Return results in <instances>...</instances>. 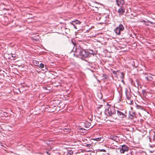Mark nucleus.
Wrapping results in <instances>:
<instances>
[{
	"label": "nucleus",
	"mask_w": 155,
	"mask_h": 155,
	"mask_svg": "<svg viewBox=\"0 0 155 155\" xmlns=\"http://www.w3.org/2000/svg\"><path fill=\"white\" fill-rule=\"evenodd\" d=\"M72 51L75 52L77 55H79L81 56L82 58H87L89 56L88 51L84 50L80 46L77 48L74 46L72 49Z\"/></svg>",
	"instance_id": "obj_1"
},
{
	"label": "nucleus",
	"mask_w": 155,
	"mask_h": 155,
	"mask_svg": "<svg viewBox=\"0 0 155 155\" xmlns=\"http://www.w3.org/2000/svg\"><path fill=\"white\" fill-rule=\"evenodd\" d=\"M105 114L107 116L113 117L116 114L114 107H108L105 111Z\"/></svg>",
	"instance_id": "obj_2"
},
{
	"label": "nucleus",
	"mask_w": 155,
	"mask_h": 155,
	"mask_svg": "<svg viewBox=\"0 0 155 155\" xmlns=\"http://www.w3.org/2000/svg\"><path fill=\"white\" fill-rule=\"evenodd\" d=\"M124 29V27L123 25L121 24H120L119 26H117L114 30V31L116 34L118 35H120L121 32L123 31Z\"/></svg>",
	"instance_id": "obj_3"
},
{
	"label": "nucleus",
	"mask_w": 155,
	"mask_h": 155,
	"mask_svg": "<svg viewBox=\"0 0 155 155\" xmlns=\"http://www.w3.org/2000/svg\"><path fill=\"white\" fill-rule=\"evenodd\" d=\"M125 94L126 96V98L127 99V103L129 104H132V102H133V101L130 100V93L129 92L128 90H125Z\"/></svg>",
	"instance_id": "obj_4"
},
{
	"label": "nucleus",
	"mask_w": 155,
	"mask_h": 155,
	"mask_svg": "<svg viewBox=\"0 0 155 155\" xmlns=\"http://www.w3.org/2000/svg\"><path fill=\"white\" fill-rule=\"evenodd\" d=\"M81 23V22L78 20L72 21L70 23L71 25H72L74 28L77 29V25H78Z\"/></svg>",
	"instance_id": "obj_5"
},
{
	"label": "nucleus",
	"mask_w": 155,
	"mask_h": 155,
	"mask_svg": "<svg viewBox=\"0 0 155 155\" xmlns=\"http://www.w3.org/2000/svg\"><path fill=\"white\" fill-rule=\"evenodd\" d=\"M129 149V148L127 146L124 145L122 146L121 149L120 150V151L121 153H124L125 151H127Z\"/></svg>",
	"instance_id": "obj_6"
},
{
	"label": "nucleus",
	"mask_w": 155,
	"mask_h": 155,
	"mask_svg": "<svg viewBox=\"0 0 155 155\" xmlns=\"http://www.w3.org/2000/svg\"><path fill=\"white\" fill-rule=\"evenodd\" d=\"M117 114L118 116L120 118H126L127 116L123 112L121 111L117 110Z\"/></svg>",
	"instance_id": "obj_7"
},
{
	"label": "nucleus",
	"mask_w": 155,
	"mask_h": 155,
	"mask_svg": "<svg viewBox=\"0 0 155 155\" xmlns=\"http://www.w3.org/2000/svg\"><path fill=\"white\" fill-rule=\"evenodd\" d=\"M116 2L118 6L123 5L124 3V1L123 0H117Z\"/></svg>",
	"instance_id": "obj_8"
},
{
	"label": "nucleus",
	"mask_w": 155,
	"mask_h": 155,
	"mask_svg": "<svg viewBox=\"0 0 155 155\" xmlns=\"http://www.w3.org/2000/svg\"><path fill=\"white\" fill-rule=\"evenodd\" d=\"M125 11L124 9L121 7L118 10V12L120 15H122L124 13Z\"/></svg>",
	"instance_id": "obj_9"
},
{
	"label": "nucleus",
	"mask_w": 155,
	"mask_h": 155,
	"mask_svg": "<svg viewBox=\"0 0 155 155\" xmlns=\"http://www.w3.org/2000/svg\"><path fill=\"white\" fill-rule=\"evenodd\" d=\"M110 138L112 140H115L116 142H117L119 140L118 137L116 136L111 137Z\"/></svg>",
	"instance_id": "obj_10"
},
{
	"label": "nucleus",
	"mask_w": 155,
	"mask_h": 155,
	"mask_svg": "<svg viewBox=\"0 0 155 155\" xmlns=\"http://www.w3.org/2000/svg\"><path fill=\"white\" fill-rule=\"evenodd\" d=\"M66 153L67 155H72L73 153V151L71 149L68 150Z\"/></svg>",
	"instance_id": "obj_11"
},
{
	"label": "nucleus",
	"mask_w": 155,
	"mask_h": 155,
	"mask_svg": "<svg viewBox=\"0 0 155 155\" xmlns=\"http://www.w3.org/2000/svg\"><path fill=\"white\" fill-rule=\"evenodd\" d=\"M91 125V124L88 122L84 123V126L86 128H88Z\"/></svg>",
	"instance_id": "obj_12"
},
{
	"label": "nucleus",
	"mask_w": 155,
	"mask_h": 155,
	"mask_svg": "<svg viewBox=\"0 0 155 155\" xmlns=\"http://www.w3.org/2000/svg\"><path fill=\"white\" fill-rule=\"evenodd\" d=\"M33 63L35 66L39 67V62L38 61L36 60H34L33 61Z\"/></svg>",
	"instance_id": "obj_13"
},
{
	"label": "nucleus",
	"mask_w": 155,
	"mask_h": 155,
	"mask_svg": "<svg viewBox=\"0 0 155 155\" xmlns=\"http://www.w3.org/2000/svg\"><path fill=\"white\" fill-rule=\"evenodd\" d=\"M145 78L147 81H151L153 79V78L150 76H148L147 77H146Z\"/></svg>",
	"instance_id": "obj_14"
},
{
	"label": "nucleus",
	"mask_w": 155,
	"mask_h": 155,
	"mask_svg": "<svg viewBox=\"0 0 155 155\" xmlns=\"http://www.w3.org/2000/svg\"><path fill=\"white\" fill-rule=\"evenodd\" d=\"M94 140L97 141H101V142L102 141H103L104 140L103 138L102 137L96 138L94 139Z\"/></svg>",
	"instance_id": "obj_15"
},
{
	"label": "nucleus",
	"mask_w": 155,
	"mask_h": 155,
	"mask_svg": "<svg viewBox=\"0 0 155 155\" xmlns=\"http://www.w3.org/2000/svg\"><path fill=\"white\" fill-rule=\"evenodd\" d=\"M93 51L91 50H89V51H88V52L89 53V54H92L94 55V54H95V53H93Z\"/></svg>",
	"instance_id": "obj_16"
},
{
	"label": "nucleus",
	"mask_w": 155,
	"mask_h": 155,
	"mask_svg": "<svg viewBox=\"0 0 155 155\" xmlns=\"http://www.w3.org/2000/svg\"><path fill=\"white\" fill-rule=\"evenodd\" d=\"M150 16L152 18H155V15L151 13L150 14Z\"/></svg>",
	"instance_id": "obj_17"
},
{
	"label": "nucleus",
	"mask_w": 155,
	"mask_h": 155,
	"mask_svg": "<svg viewBox=\"0 0 155 155\" xmlns=\"http://www.w3.org/2000/svg\"><path fill=\"white\" fill-rule=\"evenodd\" d=\"M38 67L39 68H44V64H43L42 63H41L39 65Z\"/></svg>",
	"instance_id": "obj_18"
},
{
	"label": "nucleus",
	"mask_w": 155,
	"mask_h": 155,
	"mask_svg": "<svg viewBox=\"0 0 155 155\" xmlns=\"http://www.w3.org/2000/svg\"><path fill=\"white\" fill-rule=\"evenodd\" d=\"M124 74L123 72H121L120 75V78H123L124 77Z\"/></svg>",
	"instance_id": "obj_19"
},
{
	"label": "nucleus",
	"mask_w": 155,
	"mask_h": 155,
	"mask_svg": "<svg viewBox=\"0 0 155 155\" xmlns=\"http://www.w3.org/2000/svg\"><path fill=\"white\" fill-rule=\"evenodd\" d=\"M134 61L133 60H132L131 61H130V63L132 65V66L134 67H135V66L134 65Z\"/></svg>",
	"instance_id": "obj_20"
},
{
	"label": "nucleus",
	"mask_w": 155,
	"mask_h": 155,
	"mask_svg": "<svg viewBox=\"0 0 155 155\" xmlns=\"http://www.w3.org/2000/svg\"><path fill=\"white\" fill-rule=\"evenodd\" d=\"M134 114H133V115L130 114V116H129V118H130L131 119H133L134 118Z\"/></svg>",
	"instance_id": "obj_21"
},
{
	"label": "nucleus",
	"mask_w": 155,
	"mask_h": 155,
	"mask_svg": "<svg viewBox=\"0 0 155 155\" xmlns=\"http://www.w3.org/2000/svg\"><path fill=\"white\" fill-rule=\"evenodd\" d=\"M11 55L12 57L13 58H15L16 57V54H15L11 53Z\"/></svg>",
	"instance_id": "obj_22"
},
{
	"label": "nucleus",
	"mask_w": 155,
	"mask_h": 155,
	"mask_svg": "<svg viewBox=\"0 0 155 155\" xmlns=\"http://www.w3.org/2000/svg\"><path fill=\"white\" fill-rule=\"evenodd\" d=\"M103 77L105 79H107L108 78V76L106 74H103Z\"/></svg>",
	"instance_id": "obj_23"
},
{
	"label": "nucleus",
	"mask_w": 155,
	"mask_h": 155,
	"mask_svg": "<svg viewBox=\"0 0 155 155\" xmlns=\"http://www.w3.org/2000/svg\"><path fill=\"white\" fill-rule=\"evenodd\" d=\"M32 39L33 40L35 41H39V39L38 38H35V37L32 38Z\"/></svg>",
	"instance_id": "obj_24"
},
{
	"label": "nucleus",
	"mask_w": 155,
	"mask_h": 155,
	"mask_svg": "<svg viewBox=\"0 0 155 155\" xmlns=\"http://www.w3.org/2000/svg\"><path fill=\"white\" fill-rule=\"evenodd\" d=\"M136 107H137V108L138 109H140V108H141V106L139 105H137Z\"/></svg>",
	"instance_id": "obj_25"
},
{
	"label": "nucleus",
	"mask_w": 155,
	"mask_h": 155,
	"mask_svg": "<svg viewBox=\"0 0 155 155\" xmlns=\"http://www.w3.org/2000/svg\"><path fill=\"white\" fill-rule=\"evenodd\" d=\"M86 146L88 147H90L91 146V145L90 144H87L86 145Z\"/></svg>",
	"instance_id": "obj_26"
},
{
	"label": "nucleus",
	"mask_w": 155,
	"mask_h": 155,
	"mask_svg": "<svg viewBox=\"0 0 155 155\" xmlns=\"http://www.w3.org/2000/svg\"><path fill=\"white\" fill-rule=\"evenodd\" d=\"M155 136V135L154 134V135H153V141H154L155 140V137H154V136Z\"/></svg>",
	"instance_id": "obj_27"
},
{
	"label": "nucleus",
	"mask_w": 155,
	"mask_h": 155,
	"mask_svg": "<svg viewBox=\"0 0 155 155\" xmlns=\"http://www.w3.org/2000/svg\"><path fill=\"white\" fill-rule=\"evenodd\" d=\"M148 22H149V23H150V24H153V23L152 22V21H148Z\"/></svg>",
	"instance_id": "obj_28"
},
{
	"label": "nucleus",
	"mask_w": 155,
	"mask_h": 155,
	"mask_svg": "<svg viewBox=\"0 0 155 155\" xmlns=\"http://www.w3.org/2000/svg\"><path fill=\"white\" fill-rule=\"evenodd\" d=\"M46 152L47 153L49 154V155H50V153H49V152L48 151H46Z\"/></svg>",
	"instance_id": "obj_29"
},
{
	"label": "nucleus",
	"mask_w": 155,
	"mask_h": 155,
	"mask_svg": "<svg viewBox=\"0 0 155 155\" xmlns=\"http://www.w3.org/2000/svg\"><path fill=\"white\" fill-rule=\"evenodd\" d=\"M151 139H152V138H151L150 137L149 138V139H150V142H151V140H152Z\"/></svg>",
	"instance_id": "obj_30"
},
{
	"label": "nucleus",
	"mask_w": 155,
	"mask_h": 155,
	"mask_svg": "<svg viewBox=\"0 0 155 155\" xmlns=\"http://www.w3.org/2000/svg\"><path fill=\"white\" fill-rule=\"evenodd\" d=\"M136 81H137V85H138H138H139V84H138V81L137 80H136Z\"/></svg>",
	"instance_id": "obj_31"
},
{
	"label": "nucleus",
	"mask_w": 155,
	"mask_h": 155,
	"mask_svg": "<svg viewBox=\"0 0 155 155\" xmlns=\"http://www.w3.org/2000/svg\"><path fill=\"white\" fill-rule=\"evenodd\" d=\"M72 42L73 43V44L74 45V43L73 42V41H72Z\"/></svg>",
	"instance_id": "obj_32"
},
{
	"label": "nucleus",
	"mask_w": 155,
	"mask_h": 155,
	"mask_svg": "<svg viewBox=\"0 0 155 155\" xmlns=\"http://www.w3.org/2000/svg\"><path fill=\"white\" fill-rule=\"evenodd\" d=\"M143 22H146V21H145V20H143Z\"/></svg>",
	"instance_id": "obj_33"
},
{
	"label": "nucleus",
	"mask_w": 155,
	"mask_h": 155,
	"mask_svg": "<svg viewBox=\"0 0 155 155\" xmlns=\"http://www.w3.org/2000/svg\"><path fill=\"white\" fill-rule=\"evenodd\" d=\"M77 35L79 36V34H77Z\"/></svg>",
	"instance_id": "obj_34"
},
{
	"label": "nucleus",
	"mask_w": 155,
	"mask_h": 155,
	"mask_svg": "<svg viewBox=\"0 0 155 155\" xmlns=\"http://www.w3.org/2000/svg\"><path fill=\"white\" fill-rule=\"evenodd\" d=\"M101 18H103V17H102V18L101 17V18H100V19H101Z\"/></svg>",
	"instance_id": "obj_35"
},
{
	"label": "nucleus",
	"mask_w": 155,
	"mask_h": 155,
	"mask_svg": "<svg viewBox=\"0 0 155 155\" xmlns=\"http://www.w3.org/2000/svg\"><path fill=\"white\" fill-rule=\"evenodd\" d=\"M50 141H51V140H50V141H49V142H50Z\"/></svg>",
	"instance_id": "obj_36"
},
{
	"label": "nucleus",
	"mask_w": 155,
	"mask_h": 155,
	"mask_svg": "<svg viewBox=\"0 0 155 155\" xmlns=\"http://www.w3.org/2000/svg\"><path fill=\"white\" fill-rule=\"evenodd\" d=\"M144 74H146V73H144Z\"/></svg>",
	"instance_id": "obj_37"
},
{
	"label": "nucleus",
	"mask_w": 155,
	"mask_h": 155,
	"mask_svg": "<svg viewBox=\"0 0 155 155\" xmlns=\"http://www.w3.org/2000/svg\"><path fill=\"white\" fill-rule=\"evenodd\" d=\"M38 37H39V36L38 35Z\"/></svg>",
	"instance_id": "obj_38"
}]
</instances>
